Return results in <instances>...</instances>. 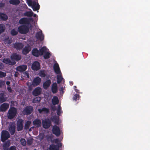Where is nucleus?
Returning a JSON list of instances; mask_svg holds the SVG:
<instances>
[{"instance_id":"nucleus-1","label":"nucleus","mask_w":150,"mask_h":150,"mask_svg":"<svg viewBox=\"0 0 150 150\" xmlns=\"http://www.w3.org/2000/svg\"><path fill=\"white\" fill-rule=\"evenodd\" d=\"M47 51V49L45 47H43L41 48L39 50H38L37 48H34L32 50V54L35 57H38L40 56L43 55L44 52Z\"/></svg>"},{"instance_id":"nucleus-2","label":"nucleus","mask_w":150,"mask_h":150,"mask_svg":"<svg viewBox=\"0 0 150 150\" xmlns=\"http://www.w3.org/2000/svg\"><path fill=\"white\" fill-rule=\"evenodd\" d=\"M17 113L16 108L14 107L10 108L7 114L8 118L10 120L13 119L16 116Z\"/></svg>"},{"instance_id":"nucleus-3","label":"nucleus","mask_w":150,"mask_h":150,"mask_svg":"<svg viewBox=\"0 0 150 150\" xmlns=\"http://www.w3.org/2000/svg\"><path fill=\"white\" fill-rule=\"evenodd\" d=\"M10 137L8 132L6 130H3L1 132V141L4 142Z\"/></svg>"},{"instance_id":"nucleus-4","label":"nucleus","mask_w":150,"mask_h":150,"mask_svg":"<svg viewBox=\"0 0 150 150\" xmlns=\"http://www.w3.org/2000/svg\"><path fill=\"white\" fill-rule=\"evenodd\" d=\"M33 110V106L30 105L27 106L24 108L22 111L23 114L24 115H29L30 114Z\"/></svg>"},{"instance_id":"nucleus-5","label":"nucleus","mask_w":150,"mask_h":150,"mask_svg":"<svg viewBox=\"0 0 150 150\" xmlns=\"http://www.w3.org/2000/svg\"><path fill=\"white\" fill-rule=\"evenodd\" d=\"M18 32L21 34H25L29 31L28 27L26 25H21L18 28Z\"/></svg>"},{"instance_id":"nucleus-6","label":"nucleus","mask_w":150,"mask_h":150,"mask_svg":"<svg viewBox=\"0 0 150 150\" xmlns=\"http://www.w3.org/2000/svg\"><path fill=\"white\" fill-rule=\"evenodd\" d=\"M23 120L21 118L19 119L16 122L17 129L18 131L23 130Z\"/></svg>"},{"instance_id":"nucleus-7","label":"nucleus","mask_w":150,"mask_h":150,"mask_svg":"<svg viewBox=\"0 0 150 150\" xmlns=\"http://www.w3.org/2000/svg\"><path fill=\"white\" fill-rule=\"evenodd\" d=\"M42 125L44 128L48 129L51 126V121L47 118L42 121Z\"/></svg>"},{"instance_id":"nucleus-8","label":"nucleus","mask_w":150,"mask_h":150,"mask_svg":"<svg viewBox=\"0 0 150 150\" xmlns=\"http://www.w3.org/2000/svg\"><path fill=\"white\" fill-rule=\"evenodd\" d=\"M52 132L56 136H59L61 134L60 130L59 127L54 125L53 126L52 129Z\"/></svg>"},{"instance_id":"nucleus-9","label":"nucleus","mask_w":150,"mask_h":150,"mask_svg":"<svg viewBox=\"0 0 150 150\" xmlns=\"http://www.w3.org/2000/svg\"><path fill=\"white\" fill-rule=\"evenodd\" d=\"M31 68L33 70L37 71L40 69V64L38 61H35L32 64Z\"/></svg>"},{"instance_id":"nucleus-10","label":"nucleus","mask_w":150,"mask_h":150,"mask_svg":"<svg viewBox=\"0 0 150 150\" xmlns=\"http://www.w3.org/2000/svg\"><path fill=\"white\" fill-rule=\"evenodd\" d=\"M3 41L4 43L6 44L7 46L10 45V44L12 43L13 41L12 38L8 36H7L4 39Z\"/></svg>"},{"instance_id":"nucleus-11","label":"nucleus","mask_w":150,"mask_h":150,"mask_svg":"<svg viewBox=\"0 0 150 150\" xmlns=\"http://www.w3.org/2000/svg\"><path fill=\"white\" fill-rule=\"evenodd\" d=\"M11 58L12 60H14L18 61L21 59V55L16 53H14L11 55Z\"/></svg>"},{"instance_id":"nucleus-12","label":"nucleus","mask_w":150,"mask_h":150,"mask_svg":"<svg viewBox=\"0 0 150 150\" xmlns=\"http://www.w3.org/2000/svg\"><path fill=\"white\" fill-rule=\"evenodd\" d=\"M16 126L14 123H12L9 125L8 127V131L11 134L13 135L14 134L15 132Z\"/></svg>"},{"instance_id":"nucleus-13","label":"nucleus","mask_w":150,"mask_h":150,"mask_svg":"<svg viewBox=\"0 0 150 150\" xmlns=\"http://www.w3.org/2000/svg\"><path fill=\"white\" fill-rule=\"evenodd\" d=\"M35 36L38 40L41 41H42L44 39V36L42 33V32L41 30L37 32Z\"/></svg>"},{"instance_id":"nucleus-14","label":"nucleus","mask_w":150,"mask_h":150,"mask_svg":"<svg viewBox=\"0 0 150 150\" xmlns=\"http://www.w3.org/2000/svg\"><path fill=\"white\" fill-rule=\"evenodd\" d=\"M42 92V89L40 87H37L33 90L32 92V94L35 96H37L40 95Z\"/></svg>"},{"instance_id":"nucleus-15","label":"nucleus","mask_w":150,"mask_h":150,"mask_svg":"<svg viewBox=\"0 0 150 150\" xmlns=\"http://www.w3.org/2000/svg\"><path fill=\"white\" fill-rule=\"evenodd\" d=\"M24 45L21 43L15 42L13 44V47L17 50H20L23 47Z\"/></svg>"},{"instance_id":"nucleus-16","label":"nucleus","mask_w":150,"mask_h":150,"mask_svg":"<svg viewBox=\"0 0 150 150\" xmlns=\"http://www.w3.org/2000/svg\"><path fill=\"white\" fill-rule=\"evenodd\" d=\"M9 105L7 103H4L0 106V111L4 112L6 111L9 108Z\"/></svg>"},{"instance_id":"nucleus-17","label":"nucleus","mask_w":150,"mask_h":150,"mask_svg":"<svg viewBox=\"0 0 150 150\" xmlns=\"http://www.w3.org/2000/svg\"><path fill=\"white\" fill-rule=\"evenodd\" d=\"M29 23V19L26 18H21L19 21V23L20 24H28Z\"/></svg>"},{"instance_id":"nucleus-18","label":"nucleus","mask_w":150,"mask_h":150,"mask_svg":"<svg viewBox=\"0 0 150 150\" xmlns=\"http://www.w3.org/2000/svg\"><path fill=\"white\" fill-rule=\"evenodd\" d=\"M61 146V143L57 145L52 144L50 145L49 149L50 150H59V147Z\"/></svg>"},{"instance_id":"nucleus-19","label":"nucleus","mask_w":150,"mask_h":150,"mask_svg":"<svg viewBox=\"0 0 150 150\" xmlns=\"http://www.w3.org/2000/svg\"><path fill=\"white\" fill-rule=\"evenodd\" d=\"M41 81V79L39 77H37L35 78L33 81V84L35 86L39 85Z\"/></svg>"},{"instance_id":"nucleus-20","label":"nucleus","mask_w":150,"mask_h":150,"mask_svg":"<svg viewBox=\"0 0 150 150\" xmlns=\"http://www.w3.org/2000/svg\"><path fill=\"white\" fill-rule=\"evenodd\" d=\"M27 68L26 65H21L17 67L16 70L18 71L22 72L25 71Z\"/></svg>"},{"instance_id":"nucleus-21","label":"nucleus","mask_w":150,"mask_h":150,"mask_svg":"<svg viewBox=\"0 0 150 150\" xmlns=\"http://www.w3.org/2000/svg\"><path fill=\"white\" fill-rule=\"evenodd\" d=\"M51 82L50 80L48 79L43 83V87L45 89H47L50 86Z\"/></svg>"},{"instance_id":"nucleus-22","label":"nucleus","mask_w":150,"mask_h":150,"mask_svg":"<svg viewBox=\"0 0 150 150\" xmlns=\"http://www.w3.org/2000/svg\"><path fill=\"white\" fill-rule=\"evenodd\" d=\"M53 68L55 72L57 74H60L61 72L59 66L57 63L54 64L53 67Z\"/></svg>"},{"instance_id":"nucleus-23","label":"nucleus","mask_w":150,"mask_h":150,"mask_svg":"<svg viewBox=\"0 0 150 150\" xmlns=\"http://www.w3.org/2000/svg\"><path fill=\"white\" fill-rule=\"evenodd\" d=\"M7 98L4 93H0V103H2L6 100Z\"/></svg>"},{"instance_id":"nucleus-24","label":"nucleus","mask_w":150,"mask_h":150,"mask_svg":"<svg viewBox=\"0 0 150 150\" xmlns=\"http://www.w3.org/2000/svg\"><path fill=\"white\" fill-rule=\"evenodd\" d=\"M51 90L52 92L54 93L57 92V86L56 83H54L52 85Z\"/></svg>"},{"instance_id":"nucleus-25","label":"nucleus","mask_w":150,"mask_h":150,"mask_svg":"<svg viewBox=\"0 0 150 150\" xmlns=\"http://www.w3.org/2000/svg\"><path fill=\"white\" fill-rule=\"evenodd\" d=\"M3 62L7 64L13 65L15 64V62H12L8 58H4L3 59Z\"/></svg>"},{"instance_id":"nucleus-26","label":"nucleus","mask_w":150,"mask_h":150,"mask_svg":"<svg viewBox=\"0 0 150 150\" xmlns=\"http://www.w3.org/2000/svg\"><path fill=\"white\" fill-rule=\"evenodd\" d=\"M11 145L10 142L9 141H8L4 143L3 146V148L4 150H8V147Z\"/></svg>"},{"instance_id":"nucleus-27","label":"nucleus","mask_w":150,"mask_h":150,"mask_svg":"<svg viewBox=\"0 0 150 150\" xmlns=\"http://www.w3.org/2000/svg\"><path fill=\"white\" fill-rule=\"evenodd\" d=\"M38 110L40 113L44 112L45 113H48L49 111V109L46 108H43L42 109H39Z\"/></svg>"},{"instance_id":"nucleus-28","label":"nucleus","mask_w":150,"mask_h":150,"mask_svg":"<svg viewBox=\"0 0 150 150\" xmlns=\"http://www.w3.org/2000/svg\"><path fill=\"white\" fill-rule=\"evenodd\" d=\"M52 102L54 105L57 104L59 103V100L57 97L54 96L52 99Z\"/></svg>"},{"instance_id":"nucleus-29","label":"nucleus","mask_w":150,"mask_h":150,"mask_svg":"<svg viewBox=\"0 0 150 150\" xmlns=\"http://www.w3.org/2000/svg\"><path fill=\"white\" fill-rule=\"evenodd\" d=\"M7 16L6 14L0 12V19L4 21H6L8 19Z\"/></svg>"},{"instance_id":"nucleus-30","label":"nucleus","mask_w":150,"mask_h":150,"mask_svg":"<svg viewBox=\"0 0 150 150\" xmlns=\"http://www.w3.org/2000/svg\"><path fill=\"white\" fill-rule=\"evenodd\" d=\"M33 125H36L37 127H39L40 126L41 121L39 119H36L33 122Z\"/></svg>"},{"instance_id":"nucleus-31","label":"nucleus","mask_w":150,"mask_h":150,"mask_svg":"<svg viewBox=\"0 0 150 150\" xmlns=\"http://www.w3.org/2000/svg\"><path fill=\"white\" fill-rule=\"evenodd\" d=\"M9 3L12 5L17 6L20 4V1L19 0H10Z\"/></svg>"},{"instance_id":"nucleus-32","label":"nucleus","mask_w":150,"mask_h":150,"mask_svg":"<svg viewBox=\"0 0 150 150\" xmlns=\"http://www.w3.org/2000/svg\"><path fill=\"white\" fill-rule=\"evenodd\" d=\"M30 50L29 47L28 46H25L22 50V53L24 55H26L29 53Z\"/></svg>"},{"instance_id":"nucleus-33","label":"nucleus","mask_w":150,"mask_h":150,"mask_svg":"<svg viewBox=\"0 0 150 150\" xmlns=\"http://www.w3.org/2000/svg\"><path fill=\"white\" fill-rule=\"evenodd\" d=\"M31 122L29 121H27L25 124L24 129L25 130H28L29 129L31 124Z\"/></svg>"},{"instance_id":"nucleus-34","label":"nucleus","mask_w":150,"mask_h":150,"mask_svg":"<svg viewBox=\"0 0 150 150\" xmlns=\"http://www.w3.org/2000/svg\"><path fill=\"white\" fill-rule=\"evenodd\" d=\"M63 78L62 77L61 74H58L57 76V83H60L62 81Z\"/></svg>"},{"instance_id":"nucleus-35","label":"nucleus","mask_w":150,"mask_h":150,"mask_svg":"<svg viewBox=\"0 0 150 150\" xmlns=\"http://www.w3.org/2000/svg\"><path fill=\"white\" fill-rule=\"evenodd\" d=\"M5 28V25L3 24H0V34L4 32Z\"/></svg>"},{"instance_id":"nucleus-36","label":"nucleus","mask_w":150,"mask_h":150,"mask_svg":"<svg viewBox=\"0 0 150 150\" xmlns=\"http://www.w3.org/2000/svg\"><path fill=\"white\" fill-rule=\"evenodd\" d=\"M52 121L54 122L55 124L57 125H59V120L56 117L54 116L51 119Z\"/></svg>"},{"instance_id":"nucleus-37","label":"nucleus","mask_w":150,"mask_h":150,"mask_svg":"<svg viewBox=\"0 0 150 150\" xmlns=\"http://www.w3.org/2000/svg\"><path fill=\"white\" fill-rule=\"evenodd\" d=\"M47 51L45 52H44L45 54L43 56L44 58L45 59H47L49 58L50 57L51 54L49 52H47Z\"/></svg>"},{"instance_id":"nucleus-38","label":"nucleus","mask_w":150,"mask_h":150,"mask_svg":"<svg viewBox=\"0 0 150 150\" xmlns=\"http://www.w3.org/2000/svg\"><path fill=\"white\" fill-rule=\"evenodd\" d=\"M32 8L33 11H36L39 9L40 8V6L39 5V4L38 3L36 5V4L34 6H32Z\"/></svg>"},{"instance_id":"nucleus-39","label":"nucleus","mask_w":150,"mask_h":150,"mask_svg":"<svg viewBox=\"0 0 150 150\" xmlns=\"http://www.w3.org/2000/svg\"><path fill=\"white\" fill-rule=\"evenodd\" d=\"M33 13L32 11H27L24 13V15L28 17H31L33 16Z\"/></svg>"},{"instance_id":"nucleus-40","label":"nucleus","mask_w":150,"mask_h":150,"mask_svg":"<svg viewBox=\"0 0 150 150\" xmlns=\"http://www.w3.org/2000/svg\"><path fill=\"white\" fill-rule=\"evenodd\" d=\"M28 5L30 6H34L36 4V2L35 1H32L31 0H28Z\"/></svg>"},{"instance_id":"nucleus-41","label":"nucleus","mask_w":150,"mask_h":150,"mask_svg":"<svg viewBox=\"0 0 150 150\" xmlns=\"http://www.w3.org/2000/svg\"><path fill=\"white\" fill-rule=\"evenodd\" d=\"M18 33V32L15 29H13L11 30V35L13 36L17 35Z\"/></svg>"},{"instance_id":"nucleus-42","label":"nucleus","mask_w":150,"mask_h":150,"mask_svg":"<svg viewBox=\"0 0 150 150\" xmlns=\"http://www.w3.org/2000/svg\"><path fill=\"white\" fill-rule=\"evenodd\" d=\"M62 113V111L61 110V107L60 105H59L57 110V114L58 115H59Z\"/></svg>"},{"instance_id":"nucleus-43","label":"nucleus","mask_w":150,"mask_h":150,"mask_svg":"<svg viewBox=\"0 0 150 150\" xmlns=\"http://www.w3.org/2000/svg\"><path fill=\"white\" fill-rule=\"evenodd\" d=\"M40 98L39 97H37L33 99V102L34 103H38L40 102Z\"/></svg>"},{"instance_id":"nucleus-44","label":"nucleus","mask_w":150,"mask_h":150,"mask_svg":"<svg viewBox=\"0 0 150 150\" xmlns=\"http://www.w3.org/2000/svg\"><path fill=\"white\" fill-rule=\"evenodd\" d=\"M20 142L21 144L23 146H25L26 144V142L25 140L23 138H21Z\"/></svg>"},{"instance_id":"nucleus-45","label":"nucleus","mask_w":150,"mask_h":150,"mask_svg":"<svg viewBox=\"0 0 150 150\" xmlns=\"http://www.w3.org/2000/svg\"><path fill=\"white\" fill-rule=\"evenodd\" d=\"M80 96L79 94H76L73 97V99L74 100H76L77 99H79Z\"/></svg>"},{"instance_id":"nucleus-46","label":"nucleus","mask_w":150,"mask_h":150,"mask_svg":"<svg viewBox=\"0 0 150 150\" xmlns=\"http://www.w3.org/2000/svg\"><path fill=\"white\" fill-rule=\"evenodd\" d=\"M39 75L42 77H44L46 76V74L44 71H41L40 72Z\"/></svg>"},{"instance_id":"nucleus-47","label":"nucleus","mask_w":150,"mask_h":150,"mask_svg":"<svg viewBox=\"0 0 150 150\" xmlns=\"http://www.w3.org/2000/svg\"><path fill=\"white\" fill-rule=\"evenodd\" d=\"M6 73L0 71V78H3L6 76Z\"/></svg>"},{"instance_id":"nucleus-48","label":"nucleus","mask_w":150,"mask_h":150,"mask_svg":"<svg viewBox=\"0 0 150 150\" xmlns=\"http://www.w3.org/2000/svg\"><path fill=\"white\" fill-rule=\"evenodd\" d=\"M59 140L58 139H54V140H52V143H53L54 142L56 144H59Z\"/></svg>"},{"instance_id":"nucleus-49","label":"nucleus","mask_w":150,"mask_h":150,"mask_svg":"<svg viewBox=\"0 0 150 150\" xmlns=\"http://www.w3.org/2000/svg\"><path fill=\"white\" fill-rule=\"evenodd\" d=\"M7 89L8 91L10 92L11 93L12 91V89L11 88L10 86H7Z\"/></svg>"},{"instance_id":"nucleus-50","label":"nucleus","mask_w":150,"mask_h":150,"mask_svg":"<svg viewBox=\"0 0 150 150\" xmlns=\"http://www.w3.org/2000/svg\"><path fill=\"white\" fill-rule=\"evenodd\" d=\"M32 143V141L31 139H28L27 141L28 144L31 145Z\"/></svg>"},{"instance_id":"nucleus-51","label":"nucleus","mask_w":150,"mask_h":150,"mask_svg":"<svg viewBox=\"0 0 150 150\" xmlns=\"http://www.w3.org/2000/svg\"><path fill=\"white\" fill-rule=\"evenodd\" d=\"M52 137L51 136H49L47 138V141H49L50 140H51L52 142Z\"/></svg>"},{"instance_id":"nucleus-52","label":"nucleus","mask_w":150,"mask_h":150,"mask_svg":"<svg viewBox=\"0 0 150 150\" xmlns=\"http://www.w3.org/2000/svg\"><path fill=\"white\" fill-rule=\"evenodd\" d=\"M4 84V82L3 81H0V88H1L2 86Z\"/></svg>"},{"instance_id":"nucleus-53","label":"nucleus","mask_w":150,"mask_h":150,"mask_svg":"<svg viewBox=\"0 0 150 150\" xmlns=\"http://www.w3.org/2000/svg\"><path fill=\"white\" fill-rule=\"evenodd\" d=\"M51 110L53 111H54L56 110V108L55 106H53L51 107Z\"/></svg>"},{"instance_id":"nucleus-54","label":"nucleus","mask_w":150,"mask_h":150,"mask_svg":"<svg viewBox=\"0 0 150 150\" xmlns=\"http://www.w3.org/2000/svg\"><path fill=\"white\" fill-rule=\"evenodd\" d=\"M25 76H27V77L28 78H29V74L28 72H25Z\"/></svg>"},{"instance_id":"nucleus-55","label":"nucleus","mask_w":150,"mask_h":150,"mask_svg":"<svg viewBox=\"0 0 150 150\" xmlns=\"http://www.w3.org/2000/svg\"><path fill=\"white\" fill-rule=\"evenodd\" d=\"M4 4L3 3H0V8L4 7Z\"/></svg>"},{"instance_id":"nucleus-56","label":"nucleus","mask_w":150,"mask_h":150,"mask_svg":"<svg viewBox=\"0 0 150 150\" xmlns=\"http://www.w3.org/2000/svg\"><path fill=\"white\" fill-rule=\"evenodd\" d=\"M6 83L8 86H10V82L9 81H7L6 82Z\"/></svg>"},{"instance_id":"nucleus-57","label":"nucleus","mask_w":150,"mask_h":150,"mask_svg":"<svg viewBox=\"0 0 150 150\" xmlns=\"http://www.w3.org/2000/svg\"><path fill=\"white\" fill-rule=\"evenodd\" d=\"M74 89L75 91L77 93H79V90L77 89L76 88H74Z\"/></svg>"},{"instance_id":"nucleus-58","label":"nucleus","mask_w":150,"mask_h":150,"mask_svg":"<svg viewBox=\"0 0 150 150\" xmlns=\"http://www.w3.org/2000/svg\"><path fill=\"white\" fill-rule=\"evenodd\" d=\"M3 69L2 66V64L1 63H0V70H1Z\"/></svg>"},{"instance_id":"nucleus-59","label":"nucleus","mask_w":150,"mask_h":150,"mask_svg":"<svg viewBox=\"0 0 150 150\" xmlns=\"http://www.w3.org/2000/svg\"><path fill=\"white\" fill-rule=\"evenodd\" d=\"M70 84L71 86H72L73 84V82L72 81L70 82Z\"/></svg>"},{"instance_id":"nucleus-60","label":"nucleus","mask_w":150,"mask_h":150,"mask_svg":"<svg viewBox=\"0 0 150 150\" xmlns=\"http://www.w3.org/2000/svg\"><path fill=\"white\" fill-rule=\"evenodd\" d=\"M37 15L36 14H34L33 15V16L34 17H36V16Z\"/></svg>"},{"instance_id":"nucleus-61","label":"nucleus","mask_w":150,"mask_h":150,"mask_svg":"<svg viewBox=\"0 0 150 150\" xmlns=\"http://www.w3.org/2000/svg\"><path fill=\"white\" fill-rule=\"evenodd\" d=\"M31 128L32 127H31L29 129V131H31Z\"/></svg>"},{"instance_id":"nucleus-62","label":"nucleus","mask_w":150,"mask_h":150,"mask_svg":"<svg viewBox=\"0 0 150 150\" xmlns=\"http://www.w3.org/2000/svg\"><path fill=\"white\" fill-rule=\"evenodd\" d=\"M74 88H76V86H74Z\"/></svg>"},{"instance_id":"nucleus-63","label":"nucleus","mask_w":150,"mask_h":150,"mask_svg":"<svg viewBox=\"0 0 150 150\" xmlns=\"http://www.w3.org/2000/svg\"><path fill=\"white\" fill-rule=\"evenodd\" d=\"M34 150H36V149H34Z\"/></svg>"}]
</instances>
